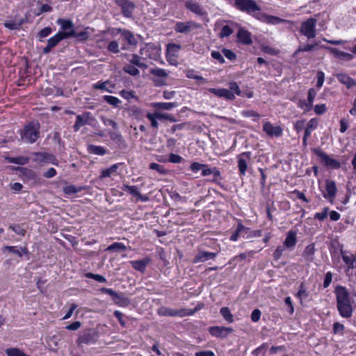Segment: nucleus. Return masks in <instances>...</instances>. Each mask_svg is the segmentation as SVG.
Wrapping results in <instances>:
<instances>
[{
    "label": "nucleus",
    "mask_w": 356,
    "mask_h": 356,
    "mask_svg": "<svg viewBox=\"0 0 356 356\" xmlns=\"http://www.w3.org/2000/svg\"><path fill=\"white\" fill-rule=\"evenodd\" d=\"M185 7L194 14L198 16H203L206 14L204 9L196 1L188 0L185 2Z\"/></svg>",
    "instance_id": "obj_19"
},
{
    "label": "nucleus",
    "mask_w": 356,
    "mask_h": 356,
    "mask_svg": "<svg viewBox=\"0 0 356 356\" xmlns=\"http://www.w3.org/2000/svg\"><path fill=\"white\" fill-rule=\"evenodd\" d=\"M103 99L105 102H106L110 105H112L115 107H118L119 104L121 103L120 99L118 97L111 96V95H104Z\"/></svg>",
    "instance_id": "obj_46"
},
{
    "label": "nucleus",
    "mask_w": 356,
    "mask_h": 356,
    "mask_svg": "<svg viewBox=\"0 0 356 356\" xmlns=\"http://www.w3.org/2000/svg\"><path fill=\"white\" fill-rule=\"evenodd\" d=\"M8 356H29L26 355L22 350L17 348H10L6 350Z\"/></svg>",
    "instance_id": "obj_47"
},
{
    "label": "nucleus",
    "mask_w": 356,
    "mask_h": 356,
    "mask_svg": "<svg viewBox=\"0 0 356 356\" xmlns=\"http://www.w3.org/2000/svg\"><path fill=\"white\" fill-rule=\"evenodd\" d=\"M117 31L118 33H121L123 39L126 40L129 44L134 46L136 45L137 40L131 31L122 29H118Z\"/></svg>",
    "instance_id": "obj_27"
},
{
    "label": "nucleus",
    "mask_w": 356,
    "mask_h": 356,
    "mask_svg": "<svg viewBox=\"0 0 356 356\" xmlns=\"http://www.w3.org/2000/svg\"><path fill=\"white\" fill-rule=\"evenodd\" d=\"M147 118L149 120L151 127L154 129H158L159 123L158 118L155 117L154 113H147L146 115Z\"/></svg>",
    "instance_id": "obj_52"
},
{
    "label": "nucleus",
    "mask_w": 356,
    "mask_h": 356,
    "mask_svg": "<svg viewBox=\"0 0 356 356\" xmlns=\"http://www.w3.org/2000/svg\"><path fill=\"white\" fill-rule=\"evenodd\" d=\"M312 152L318 156L321 161L327 167L331 168L332 169H338L340 168L341 164L339 161L336 159L330 158L327 154H325L321 149L320 148H314Z\"/></svg>",
    "instance_id": "obj_8"
},
{
    "label": "nucleus",
    "mask_w": 356,
    "mask_h": 356,
    "mask_svg": "<svg viewBox=\"0 0 356 356\" xmlns=\"http://www.w3.org/2000/svg\"><path fill=\"white\" fill-rule=\"evenodd\" d=\"M119 164H113L110 168L102 169L101 171V175L99 176V178L101 179H103L106 177H110L112 175L115 173L118 169Z\"/></svg>",
    "instance_id": "obj_36"
},
{
    "label": "nucleus",
    "mask_w": 356,
    "mask_h": 356,
    "mask_svg": "<svg viewBox=\"0 0 356 356\" xmlns=\"http://www.w3.org/2000/svg\"><path fill=\"white\" fill-rule=\"evenodd\" d=\"M90 115L91 114L89 112H86L83 113L82 115H76V122L73 126L74 131L75 132H77L81 127L88 124Z\"/></svg>",
    "instance_id": "obj_22"
},
{
    "label": "nucleus",
    "mask_w": 356,
    "mask_h": 356,
    "mask_svg": "<svg viewBox=\"0 0 356 356\" xmlns=\"http://www.w3.org/2000/svg\"><path fill=\"white\" fill-rule=\"evenodd\" d=\"M113 300L115 304L120 306L127 305L129 303V300L125 298L121 293H116L114 297L113 298Z\"/></svg>",
    "instance_id": "obj_43"
},
{
    "label": "nucleus",
    "mask_w": 356,
    "mask_h": 356,
    "mask_svg": "<svg viewBox=\"0 0 356 356\" xmlns=\"http://www.w3.org/2000/svg\"><path fill=\"white\" fill-rule=\"evenodd\" d=\"M321 48L327 49L329 52H330L332 54H333L336 58L341 60L350 61V60H352L354 58L353 54H351L350 53L339 51V49H337V48H334V47H326V46L322 45Z\"/></svg>",
    "instance_id": "obj_15"
},
{
    "label": "nucleus",
    "mask_w": 356,
    "mask_h": 356,
    "mask_svg": "<svg viewBox=\"0 0 356 356\" xmlns=\"http://www.w3.org/2000/svg\"><path fill=\"white\" fill-rule=\"evenodd\" d=\"M150 74L155 76L153 81L156 86H161L166 84V79L168 73L165 70L161 68H153L150 70Z\"/></svg>",
    "instance_id": "obj_10"
},
{
    "label": "nucleus",
    "mask_w": 356,
    "mask_h": 356,
    "mask_svg": "<svg viewBox=\"0 0 356 356\" xmlns=\"http://www.w3.org/2000/svg\"><path fill=\"white\" fill-rule=\"evenodd\" d=\"M328 208L325 207L321 212H317L314 215V218L320 221L324 220L327 216Z\"/></svg>",
    "instance_id": "obj_62"
},
{
    "label": "nucleus",
    "mask_w": 356,
    "mask_h": 356,
    "mask_svg": "<svg viewBox=\"0 0 356 356\" xmlns=\"http://www.w3.org/2000/svg\"><path fill=\"white\" fill-rule=\"evenodd\" d=\"M149 169L157 171L161 175H165L168 170L163 166L156 163L149 164Z\"/></svg>",
    "instance_id": "obj_53"
},
{
    "label": "nucleus",
    "mask_w": 356,
    "mask_h": 356,
    "mask_svg": "<svg viewBox=\"0 0 356 356\" xmlns=\"http://www.w3.org/2000/svg\"><path fill=\"white\" fill-rule=\"evenodd\" d=\"M222 53L229 60H234L236 58V54L230 49H223Z\"/></svg>",
    "instance_id": "obj_64"
},
{
    "label": "nucleus",
    "mask_w": 356,
    "mask_h": 356,
    "mask_svg": "<svg viewBox=\"0 0 356 356\" xmlns=\"http://www.w3.org/2000/svg\"><path fill=\"white\" fill-rule=\"evenodd\" d=\"M317 20L314 17H309L301 24L300 33L308 40L316 36Z\"/></svg>",
    "instance_id": "obj_5"
},
{
    "label": "nucleus",
    "mask_w": 356,
    "mask_h": 356,
    "mask_svg": "<svg viewBox=\"0 0 356 356\" xmlns=\"http://www.w3.org/2000/svg\"><path fill=\"white\" fill-rule=\"evenodd\" d=\"M107 50L109 52L117 54L120 52L119 43L116 40H113L109 42L107 47Z\"/></svg>",
    "instance_id": "obj_54"
},
{
    "label": "nucleus",
    "mask_w": 356,
    "mask_h": 356,
    "mask_svg": "<svg viewBox=\"0 0 356 356\" xmlns=\"http://www.w3.org/2000/svg\"><path fill=\"white\" fill-rule=\"evenodd\" d=\"M209 92L218 97H223L227 100H234L235 95L238 96H243L238 84L236 82L229 83V89L226 88H209Z\"/></svg>",
    "instance_id": "obj_3"
},
{
    "label": "nucleus",
    "mask_w": 356,
    "mask_h": 356,
    "mask_svg": "<svg viewBox=\"0 0 356 356\" xmlns=\"http://www.w3.org/2000/svg\"><path fill=\"white\" fill-rule=\"evenodd\" d=\"M180 49L181 47L179 44H176L174 43L168 44L167 46L166 56L177 57Z\"/></svg>",
    "instance_id": "obj_37"
},
{
    "label": "nucleus",
    "mask_w": 356,
    "mask_h": 356,
    "mask_svg": "<svg viewBox=\"0 0 356 356\" xmlns=\"http://www.w3.org/2000/svg\"><path fill=\"white\" fill-rule=\"evenodd\" d=\"M124 191H127L134 197H138L139 195V191L136 186H129L124 185L122 188Z\"/></svg>",
    "instance_id": "obj_48"
},
{
    "label": "nucleus",
    "mask_w": 356,
    "mask_h": 356,
    "mask_svg": "<svg viewBox=\"0 0 356 356\" xmlns=\"http://www.w3.org/2000/svg\"><path fill=\"white\" fill-rule=\"evenodd\" d=\"M83 189V187H76L74 185H69L63 188V192L67 195L75 194L81 192Z\"/></svg>",
    "instance_id": "obj_45"
},
{
    "label": "nucleus",
    "mask_w": 356,
    "mask_h": 356,
    "mask_svg": "<svg viewBox=\"0 0 356 356\" xmlns=\"http://www.w3.org/2000/svg\"><path fill=\"white\" fill-rule=\"evenodd\" d=\"M210 175H213L215 177L218 178L220 176V170L216 168H208L207 165L206 168H204L202 170V176H209Z\"/></svg>",
    "instance_id": "obj_42"
},
{
    "label": "nucleus",
    "mask_w": 356,
    "mask_h": 356,
    "mask_svg": "<svg viewBox=\"0 0 356 356\" xmlns=\"http://www.w3.org/2000/svg\"><path fill=\"white\" fill-rule=\"evenodd\" d=\"M57 24L60 25L63 30L70 29L74 26L73 22L68 19H58L57 20Z\"/></svg>",
    "instance_id": "obj_49"
},
{
    "label": "nucleus",
    "mask_w": 356,
    "mask_h": 356,
    "mask_svg": "<svg viewBox=\"0 0 356 356\" xmlns=\"http://www.w3.org/2000/svg\"><path fill=\"white\" fill-rule=\"evenodd\" d=\"M263 131L270 137H280L283 134L281 127L274 126L268 121L264 122Z\"/></svg>",
    "instance_id": "obj_13"
},
{
    "label": "nucleus",
    "mask_w": 356,
    "mask_h": 356,
    "mask_svg": "<svg viewBox=\"0 0 356 356\" xmlns=\"http://www.w3.org/2000/svg\"><path fill=\"white\" fill-rule=\"evenodd\" d=\"M316 252L315 245L314 243H311L307 245L302 252V257L307 261L312 262L314 260V255Z\"/></svg>",
    "instance_id": "obj_33"
},
{
    "label": "nucleus",
    "mask_w": 356,
    "mask_h": 356,
    "mask_svg": "<svg viewBox=\"0 0 356 356\" xmlns=\"http://www.w3.org/2000/svg\"><path fill=\"white\" fill-rule=\"evenodd\" d=\"M144 61L142 56L136 54H131V58L129 60V63L143 70L147 69L148 67Z\"/></svg>",
    "instance_id": "obj_28"
},
{
    "label": "nucleus",
    "mask_w": 356,
    "mask_h": 356,
    "mask_svg": "<svg viewBox=\"0 0 356 356\" xmlns=\"http://www.w3.org/2000/svg\"><path fill=\"white\" fill-rule=\"evenodd\" d=\"M90 29L89 27H87L85 29L84 31H80V32H76L74 30H71L70 31L66 32L67 37H74L77 38L79 40L81 41H85L86 40L90 35V33H88V30Z\"/></svg>",
    "instance_id": "obj_25"
},
{
    "label": "nucleus",
    "mask_w": 356,
    "mask_h": 356,
    "mask_svg": "<svg viewBox=\"0 0 356 356\" xmlns=\"http://www.w3.org/2000/svg\"><path fill=\"white\" fill-rule=\"evenodd\" d=\"M67 38L66 32H58L53 37L50 38L47 44L51 46L52 48L56 47L61 40L63 39Z\"/></svg>",
    "instance_id": "obj_32"
},
{
    "label": "nucleus",
    "mask_w": 356,
    "mask_h": 356,
    "mask_svg": "<svg viewBox=\"0 0 356 356\" xmlns=\"http://www.w3.org/2000/svg\"><path fill=\"white\" fill-rule=\"evenodd\" d=\"M32 155L37 162L55 164L56 160L54 155L47 152H33Z\"/></svg>",
    "instance_id": "obj_18"
},
{
    "label": "nucleus",
    "mask_w": 356,
    "mask_h": 356,
    "mask_svg": "<svg viewBox=\"0 0 356 356\" xmlns=\"http://www.w3.org/2000/svg\"><path fill=\"white\" fill-rule=\"evenodd\" d=\"M297 298H298L300 300L306 298L308 296V293H307L306 289L304 286V284L302 283L300 285L299 290L296 294Z\"/></svg>",
    "instance_id": "obj_57"
},
{
    "label": "nucleus",
    "mask_w": 356,
    "mask_h": 356,
    "mask_svg": "<svg viewBox=\"0 0 356 356\" xmlns=\"http://www.w3.org/2000/svg\"><path fill=\"white\" fill-rule=\"evenodd\" d=\"M241 115L245 118L255 117L257 118H260V115L253 110H244L241 111Z\"/></svg>",
    "instance_id": "obj_63"
},
{
    "label": "nucleus",
    "mask_w": 356,
    "mask_h": 356,
    "mask_svg": "<svg viewBox=\"0 0 356 356\" xmlns=\"http://www.w3.org/2000/svg\"><path fill=\"white\" fill-rule=\"evenodd\" d=\"M199 27V25L193 21L177 22L174 29L176 33L188 34L192 30Z\"/></svg>",
    "instance_id": "obj_11"
},
{
    "label": "nucleus",
    "mask_w": 356,
    "mask_h": 356,
    "mask_svg": "<svg viewBox=\"0 0 356 356\" xmlns=\"http://www.w3.org/2000/svg\"><path fill=\"white\" fill-rule=\"evenodd\" d=\"M316 95V91L314 88H312L308 91L307 95V104L309 106H313V103Z\"/></svg>",
    "instance_id": "obj_59"
},
{
    "label": "nucleus",
    "mask_w": 356,
    "mask_h": 356,
    "mask_svg": "<svg viewBox=\"0 0 356 356\" xmlns=\"http://www.w3.org/2000/svg\"><path fill=\"white\" fill-rule=\"evenodd\" d=\"M337 190L335 182L327 179L325 181V192L323 193V195L329 202H333L337 194Z\"/></svg>",
    "instance_id": "obj_14"
},
{
    "label": "nucleus",
    "mask_w": 356,
    "mask_h": 356,
    "mask_svg": "<svg viewBox=\"0 0 356 356\" xmlns=\"http://www.w3.org/2000/svg\"><path fill=\"white\" fill-rule=\"evenodd\" d=\"M234 6L241 12L258 18L261 8L254 0H234Z\"/></svg>",
    "instance_id": "obj_4"
},
{
    "label": "nucleus",
    "mask_w": 356,
    "mask_h": 356,
    "mask_svg": "<svg viewBox=\"0 0 356 356\" xmlns=\"http://www.w3.org/2000/svg\"><path fill=\"white\" fill-rule=\"evenodd\" d=\"M9 228L18 235L24 236L26 234V230L19 225H11Z\"/></svg>",
    "instance_id": "obj_58"
},
{
    "label": "nucleus",
    "mask_w": 356,
    "mask_h": 356,
    "mask_svg": "<svg viewBox=\"0 0 356 356\" xmlns=\"http://www.w3.org/2000/svg\"><path fill=\"white\" fill-rule=\"evenodd\" d=\"M151 259L149 258L145 257L140 260L131 261L130 263L135 270L144 273Z\"/></svg>",
    "instance_id": "obj_24"
},
{
    "label": "nucleus",
    "mask_w": 356,
    "mask_h": 356,
    "mask_svg": "<svg viewBox=\"0 0 356 356\" xmlns=\"http://www.w3.org/2000/svg\"><path fill=\"white\" fill-rule=\"evenodd\" d=\"M233 32L234 30L229 25H225L222 28L219 35L220 38H226L232 35Z\"/></svg>",
    "instance_id": "obj_55"
},
{
    "label": "nucleus",
    "mask_w": 356,
    "mask_h": 356,
    "mask_svg": "<svg viewBox=\"0 0 356 356\" xmlns=\"http://www.w3.org/2000/svg\"><path fill=\"white\" fill-rule=\"evenodd\" d=\"M297 242L296 232L294 231H289L287 233L286 237L284 241V246L287 248H293Z\"/></svg>",
    "instance_id": "obj_29"
},
{
    "label": "nucleus",
    "mask_w": 356,
    "mask_h": 356,
    "mask_svg": "<svg viewBox=\"0 0 356 356\" xmlns=\"http://www.w3.org/2000/svg\"><path fill=\"white\" fill-rule=\"evenodd\" d=\"M152 107L159 110L170 111L177 106L176 102H154L152 104Z\"/></svg>",
    "instance_id": "obj_35"
},
{
    "label": "nucleus",
    "mask_w": 356,
    "mask_h": 356,
    "mask_svg": "<svg viewBox=\"0 0 356 356\" xmlns=\"http://www.w3.org/2000/svg\"><path fill=\"white\" fill-rule=\"evenodd\" d=\"M318 126V122L316 119L312 118L307 124L306 127H305V133L304 135L310 136L312 131L316 129Z\"/></svg>",
    "instance_id": "obj_39"
},
{
    "label": "nucleus",
    "mask_w": 356,
    "mask_h": 356,
    "mask_svg": "<svg viewBox=\"0 0 356 356\" xmlns=\"http://www.w3.org/2000/svg\"><path fill=\"white\" fill-rule=\"evenodd\" d=\"M195 313V311L188 309H173L168 307H162L159 311L158 314L160 316H179L184 317L186 316L193 315Z\"/></svg>",
    "instance_id": "obj_7"
},
{
    "label": "nucleus",
    "mask_w": 356,
    "mask_h": 356,
    "mask_svg": "<svg viewBox=\"0 0 356 356\" xmlns=\"http://www.w3.org/2000/svg\"><path fill=\"white\" fill-rule=\"evenodd\" d=\"M97 334L95 331L88 330L83 331L79 337L76 343L78 345L81 344H90L96 341Z\"/></svg>",
    "instance_id": "obj_12"
},
{
    "label": "nucleus",
    "mask_w": 356,
    "mask_h": 356,
    "mask_svg": "<svg viewBox=\"0 0 356 356\" xmlns=\"http://www.w3.org/2000/svg\"><path fill=\"white\" fill-rule=\"evenodd\" d=\"M316 44H307L304 45H300L298 48V49L296 51L295 54H298L300 52H304V51H310L314 49Z\"/></svg>",
    "instance_id": "obj_56"
},
{
    "label": "nucleus",
    "mask_w": 356,
    "mask_h": 356,
    "mask_svg": "<svg viewBox=\"0 0 356 356\" xmlns=\"http://www.w3.org/2000/svg\"><path fill=\"white\" fill-rule=\"evenodd\" d=\"M220 314L223 317V318L229 323H232L234 322V316L231 313L230 309L227 307H223L220 309Z\"/></svg>",
    "instance_id": "obj_38"
},
{
    "label": "nucleus",
    "mask_w": 356,
    "mask_h": 356,
    "mask_svg": "<svg viewBox=\"0 0 356 356\" xmlns=\"http://www.w3.org/2000/svg\"><path fill=\"white\" fill-rule=\"evenodd\" d=\"M337 78L340 83L346 86L348 88L356 85V81L346 74H339L337 75Z\"/></svg>",
    "instance_id": "obj_30"
},
{
    "label": "nucleus",
    "mask_w": 356,
    "mask_h": 356,
    "mask_svg": "<svg viewBox=\"0 0 356 356\" xmlns=\"http://www.w3.org/2000/svg\"><path fill=\"white\" fill-rule=\"evenodd\" d=\"M252 153L245 152L237 156L238 168L241 177L245 176L248 168V164L251 161Z\"/></svg>",
    "instance_id": "obj_9"
},
{
    "label": "nucleus",
    "mask_w": 356,
    "mask_h": 356,
    "mask_svg": "<svg viewBox=\"0 0 356 356\" xmlns=\"http://www.w3.org/2000/svg\"><path fill=\"white\" fill-rule=\"evenodd\" d=\"M137 66L132 65L131 63L127 64L123 67V71L125 73H127L131 76H136L140 74L139 70L137 68Z\"/></svg>",
    "instance_id": "obj_40"
},
{
    "label": "nucleus",
    "mask_w": 356,
    "mask_h": 356,
    "mask_svg": "<svg viewBox=\"0 0 356 356\" xmlns=\"http://www.w3.org/2000/svg\"><path fill=\"white\" fill-rule=\"evenodd\" d=\"M6 250L10 252L14 253L19 257H22L24 254H29L28 248L26 246L18 248L17 246L7 245L3 248V250Z\"/></svg>",
    "instance_id": "obj_31"
},
{
    "label": "nucleus",
    "mask_w": 356,
    "mask_h": 356,
    "mask_svg": "<svg viewBox=\"0 0 356 356\" xmlns=\"http://www.w3.org/2000/svg\"><path fill=\"white\" fill-rule=\"evenodd\" d=\"M85 277L87 278L93 279L100 283L106 282V279L104 276L99 275V274H94L92 273H87L85 274Z\"/></svg>",
    "instance_id": "obj_50"
},
{
    "label": "nucleus",
    "mask_w": 356,
    "mask_h": 356,
    "mask_svg": "<svg viewBox=\"0 0 356 356\" xmlns=\"http://www.w3.org/2000/svg\"><path fill=\"white\" fill-rule=\"evenodd\" d=\"M117 4L121 8L125 17H131L135 9V4L129 0H116Z\"/></svg>",
    "instance_id": "obj_16"
},
{
    "label": "nucleus",
    "mask_w": 356,
    "mask_h": 356,
    "mask_svg": "<svg viewBox=\"0 0 356 356\" xmlns=\"http://www.w3.org/2000/svg\"><path fill=\"white\" fill-rule=\"evenodd\" d=\"M186 76L189 79L201 81L202 83H207V80L201 76L195 74L193 70H189L186 73Z\"/></svg>",
    "instance_id": "obj_60"
},
{
    "label": "nucleus",
    "mask_w": 356,
    "mask_h": 356,
    "mask_svg": "<svg viewBox=\"0 0 356 356\" xmlns=\"http://www.w3.org/2000/svg\"><path fill=\"white\" fill-rule=\"evenodd\" d=\"M209 333L213 337L225 338L230 333H232L234 330L229 327L213 326L209 327Z\"/></svg>",
    "instance_id": "obj_17"
},
{
    "label": "nucleus",
    "mask_w": 356,
    "mask_h": 356,
    "mask_svg": "<svg viewBox=\"0 0 356 356\" xmlns=\"http://www.w3.org/2000/svg\"><path fill=\"white\" fill-rule=\"evenodd\" d=\"M127 249L126 245L122 243L115 242L109 245L106 250L109 252L124 251Z\"/></svg>",
    "instance_id": "obj_44"
},
{
    "label": "nucleus",
    "mask_w": 356,
    "mask_h": 356,
    "mask_svg": "<svg viewBox=\"0 0 356 356\" xmlns=\"http://www.w3.org/2000/svg\"><path fill=\"white\" fill-rule=\"evenodd\" d=\"M342 259L347 266V270L355 268L356 255L348 253L347 251L341 250Z\"/></svg>",
    "instance_id": "obj_21"
},
{
    "label": "nucleus",
    "mask_w": 356,
    "mask_h": 356,
    "mask_svg": "<svg viewBox=\"0 0 356 356\" xmlns=\"http://www.w3.org/2000/svg\"><path fill=\"white\" fill-rule=\"evenodd\" d=\"M120 95L122 97H123L125 99L129 100L131 99L135 98V92L131 90H122L120 92Z\"/></svg>",
    "instance_id": "obj_61"
},
{
    "label": "nucleus",
    "mask_w": 356,
    "mask_h": 356,
    "mask_svg": "<svg viewBox=\"0 0 356 356\" xmlns=\"http://www.w3.org/2000/svg\"><path fill=\"white\" fill-rule=\"evenodd\" d=\"M88 149L90 153L95 155L103 156L106 153V149L102 146L90 145Z\"/></svg>",
    "instance_id": "obj_41"
},
{
    "label": "nucleus",
    "mask_w": 356,
    "mask_h": 356,
    "mask_svg": "<svg viewBox=\"0 0 356 356\" xmlns=\"http://www.w3.org/2000/svg\"><path fill=\"white\" fill-rule=\"evenodd\" d=\"M334 292L337 298V307L340 315L346 318L351 317L353 307L350 300V295L346 288L338 286L335 289Z\"/></svg>",
    "instance_id": "obj_1"
},
{
    "label": "nucleus",
    "mask_w": 356,
    "mask_h": 356,
    "mask_svg": "<svg viewBox=\"0 0 356 356\" xmlns=\"http://www.w3.org/2000/svg\"><path fill=\"white\" fill-rule=\"evenodd\" d=\"M259 20L270 24H278L280 23L286 22V20L281 19L278 17L268 15L261 12L258 15Z\"/></svg>",
    "instance_id": "obj_23"
},
{
    "label": "nucleus",
    "mask_w": 356,
    "mask_h": 356,
    "mask_svg": "<svg viewBox=\"0 0 356 356\" xmlns=\"http://www.w3.org/2000/svg\"><path fill=\"white\" fill-rule=\"evenodd\" d=\"M40 124L37 121H32L24 126L20 130V139L23 142L29 144L35 143L40 136Z\"/></svg>",
    "instance_id": "obj_2"
},
{
    "label": "nucleus",
    "mask_w": 356,
    "mask_h": 356,
    "mask_svg": "<svg viewBox=\"0 0 356 356\" xmlns=\"http://www.w3.org/2000/svg\"><path fill=\"white\" fill-rule=\"evenodd\" d=\"M237 38L240 42L244 44H251L252 43L250 33L243 29L238 30Z\"/></svg>",
    "instance_id": "obj_26"
},
{
    "label": "nucleus",
    "mask_w": 356,
    "mask_h": 356,
    "mask_svg": "<svg viewBox=\"0 0 356 356\" xmlns=\"http://www.w3.org/2000/svg\"><path fill=\"white\" fill-rule=\"evenodd\" d=\"M92 88L94 89L102 90L108 92H112L114 85H113L109 81H98L93 84Z\"/></svg>",
    "instance_id": "obj_34"
},
{
    "label": "nucleus",
    "mask_w": 356,
    "mask_h": 356,
    "mask_svg": "<svg viewBox=\"0 0 356 356\" xmlns=\"http://www.w3.org/2000/svg\"><path fill=\"white\" fill-rule=\"evenodd\" d=\"M217 256L216 252H210L200 250L193 259L194 264L204 262L210 259H214Z\"/></svg>",
    "instance_id": "obj_20"
},
{
    "label": "nucleus",
    "mask_w": 356,
    "mask_h": 356,
    "mask_svg": "<svg viewBox=\"0 0 356 356\" xmlns=\"http://www.w3.org/2000/svg\"><path fill=\"white\" fill-rule=\"evenodd\" d=\"M155 114V117L158 118L159 120H167L170 122H175V118L173 115L168 113H162L160 112H154Z\"/></svg>",
    "instance_id": "obj_51"
},
{
    "label": "nucleus",
    "mask_w": 356,
    "mask_h": 356,
    "mask_svg": "<svg viewBox=\"0 0 356 356\" xmlns=\"http://www.w3.org/2000/svg\"><path fill=\"white\" fill-rule=\"evenodd\" d=\"M139 54L142 56L144 60L147 59L157 60L159 57V49L152 43L145 44L140 49Z\"/></svg>",
    "instance_id": "obj_6"
}]
</instances>
